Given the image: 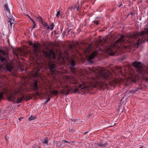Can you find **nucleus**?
<instances>
[{"label":"nucleus","instance_id":"nucleus-37","mask_svg":"<svg viewBox=\"0 0 148 148\" xmlns=\"http://www.w3.org/2000/svg\"><path fill=\"white\" fill-rule=\"evenodd\" d=\"M0 52H3V54H4V52L2 50L0 51Z\"/></svg>","mask_w":148,"mask_h":148},{"label":"nucleus","instance_id":"nucleus-5","mask_svg":"<svg viewBox=\"0 0 148 148\" xmlns=\"http://www.w3.org/2000/svg\"><path fill=\"white\" fill-rule=\"evenodd\" d=\"M29 43L30 45L32 46L35 57H36L37 59H39V57L38 53L41 51L40 49V44L37 42L33 44L31 41H29Z\"/></svg>","mask_w":148,"mask_h":148},{"label":"nucleus","instance_id":"nucleus-26","mask_svg":"<svg viewBox=\"0 0 148 148\" xmlns=\"http://www.w3.org/2000/svg\"><path fill=\"white\" fill-rule=\"evenodd\" d=\"M145 33V32H141V33H138V36H139V35H144Z\"/></svg>","mask_w":148,"mask_h":148},{"label":"nucleus","instance_id":"nucleus-8","mask_svg":"<svg viewBox=\"0 0 148 148\" xmlns=\"http://www.w3.org/2000/svg\"><path fill=\"white\" fill-rule=\"evenodd\" d=\"M31 86L33 88L34 90L36 91V95H39V94L37 92V90L38 89V88L37 86V81H34L33 83H32Z\"/></svg>","mask_w":148,"mask_h":148},{"label":"nucleus","instance_id":"nucleus-21","mask_svg":"<svg viewBox=\"0 0 148 148\" xmlns=\"http://www.w3.org/2000/svg\"><path fill=\"white\" fill-rule=\"evenodd\" d=\"M52 95H57L58 94V91L57 90H53V91H50V92Z\"/></svg>","mask_w":148,"mask_h":148},{"label":"nucleus","instance_id":"nucleus-16","mask_svg":"<svg viewBox=\"0 0 148 148\" xmlns=\"http://www.w3.org/2000/svg\"><path fill=\"white\" fill-rule=\"evenodd\" d=\"M27 15L32 21L33 23V25L32 28V29H31V31H32V29H33L34 28L37 27V25L35 24V22L28 15Z\"/></svg>","mask_w":148,"mask_h":148},{"label":"nucleus","instance_id":"nucleus-34","mask_svg":"<svg viewBox=\"0 0 148 148\" xmlns=\"http://www.w3.org/2000/svg\"><path fill=\"white\" fill-rule=\"evenodd\" d=\"M140 40V39H139L138 40V43H137V44L138 45H139V44H140V43H139V41Z\"/></svg>","mask_w":148,"mask_h":148},{"label":"nucleus","instance_id":"nucleus-6","mask_svg":"<svg viewBox=\"0 0 148 148\" xmlns=\"http://www.w3.org/2000/svg\"><path fill=\"white\" fill-rule=\"evenodd\" d=\"M42 53L46 57L48 58H52L55 59V54L52 50L50 51L49 53L45 51H43Z\"/></svg>","mask_w":148,"mask_h":148},{"label":"nucleus","instance_id":"nucleus-41","mask_svg":"<svg viewBox=\"0 0 148 148\" xmlns=\"http://www.w3.org/2000/svg\"><path fill=\"white\" fill-rule=\"evenodd\" d=\"M79 7L78 6V8H77V10H79Z\"/></svg>","mask_w":148,"mask_h":148},{"label":"nucleus","instance_id":"nucleus-1","mask_svg":"<svg viewBox=\"0 0 148 148\" xmlns=\"http://www.w3.org/2000/svg\"><path fill=\"white\" fill-rule=\"evenodd\" d=\"M86 71L87 74L94 73L95 76V78L92 77L90 79H88L86 82H82V85H78L75 83V84L74 85V91L75 92L82 89H87L92 86H103L106 83H103L102 79L107 80L111 75V73L105 68L99 67L97 68H86Z\"/></svg>","mask_w":148,"mask_h":148},{"label":"nucleus","instance_id":"nucleus-7","mask_svg":"<svg viewBox=\"0 0 148 148\" xmlns=\"http://www.w3.org/2000/svg\"><path fill=\"white\" fill-rule=\"evenodd\" d=\"M64 89L62 90L60 92L61 94L64 95H65L66 96L67 95L69 91L71 89V88L68 86V85H66L64 87Z\"/></svg>","mask_w":148,"mask_h":148},{"label":"nucleus","instance_id":"nucleus-29","mask_svg":"<svg viewBox=\"0 0 148 148\" xmlns=\"http://www.w3.org/2000/svg\"><path fill=\"white\" fill-rule=\"evenodd\" d=\"M121 68L120 67H118V72H121Z\"/></svg>","mask_w":148,"mask_h":148},{"label":"nucleus","instance_id":"nucleus-32","mask_svg":"<svg viewBox=\"0 0 148 148\" xmlns=\"http://www.w3.org/2000/svg\"><path fill=\"white\" fill-rule=\"evenodd\" d=\"M116 82L115 81H114L113 82H112V84H111V85H114V84H116Z\"/></svg>","mask_w":148,"mask_h":148},{"label":"nucleus","instance_id":"nucleus-11","mask_svg":"<svg viewBox=\"0 0 148 148\" xmlns=\"http://www.w3.org/2000/svg\"><path fill=\"white\" fill-rule=\"evenodd\" d=\"M63 142H64L68 143H71V142L67 141L65 140H62L61 142L57 141L56 142V146L58 147L61 146L62 145V144L63 143Z\"/></svg>","mask_w":148,"mask_h":148},{"label":"nucleus","instance_id":"nucleus-31","mask_svg":"<svg viewBox=\"0 0 148 148\" xmlns=\"http://www.w3.org/2000/svg\"><path fill=\"white\" fill-rule=\"evenodd\" d=\"M95 24L96 25H97L99 24V21H96L95 22Z\"/></svg>","mask_w":148,"mask_h":148},{"label":"nucleus","instance_id":"nucleus-14","mask_svg":"<svg viewBox=\"0 0 148 148\" xmlns=\"http://www.w3.org/2000/svg\"><path fill=\"white\" fill-rule=\"evenodd\" d=\"M8 21V22L10 23V27H12V24H13L14 22V20L13 18H9Z\"/></svg>","mask_w":148,"mask_h":148},{"label":"nucleus","instance_id":"nucleus-10","mask_svg":"<svg viewBox=\"0 0 148 148\" xmlns=\"http://www.w3.org/2000/svg\"><path fill=\"white\" fill-rule=\"evenodd\" d=\"M40 71L39 69H34L33 73V75L34 77H39L38 72Z\"/></svg>","mask_w":148,"mask_h":148},{"label":"nucleus","instance_id":"nucleus-20","mask_svg":"<svg viewBox=\"0 0 148 148\" xmlns=\"http://www.w3.org/2000/svg\"><path fill=\"white\" fill-rule=\"evenodd\" d=\"M7 68L8 71L10 72L12 69L13 68L10 65L8 64L7 66Z\"/></svg>","mask_w":148,"mask_h":148},{"label":"nucleus","instance_id":"nucleus-38","mask_svg":"<svg viewBox=\"0 0 148 148\" xmlns=\"http://www.w3.org/2000/svg\"><path fill=\"white\" fill-rule=\"evenodd\" d=\"M21 49H18V51H19V52H21Z\"/></svg>","mask_w":148,"mask_h":148},{"label":"nucleus","instance_id":"nucleus-35","mask_svg":"<svg viewBox=\"0 0 148 148\" xmlns=\"http://www.w3.org/2000/svg\"><path fill=\"white\" fill-rule=\"evenodd\" d=\"M50 100V98H48V99L47 100L46 102H47L48 101H49Z\"/></svg>","mask_w":148,"mask_h":148},{"label":"nucleus","instance_id":"nucleus-43","mask_svg":"<svg viewBox=\"0 0 148 148\" xmlns=\"http://www.w3.org/2000/svg\"><path fill=\"white\" fill-rule=\"evenodd\" d=\"M122 5V4H121L119 6V7H120L121 5Z\"/></svg>","mask_w":148,"mask_h":148},{"label":"nucleus","instance_id":"nucleus-12","mask_svg":"<svg viewBox=\"0 0 148 148\" xmlns=\"http://www.w3.org/2000/svg\"><path fill=\"white\" fill-rule=\"evenodd\" d=\"M55 65L54 64H50L49 65V69L51 71L53 72L55 71Z\"/></svg>","mask_w":148,"mask_h":148},{"label":"nucleus","instance_id":"nucleus-18","mask_svg":"<svg viewBox=\"0 0 148 148\" xmlns=\"http://www.w3.org/2000/svg\"><path fill=\"white\" fill-rule=\"evenodd\" d=\"M48 142V140L47 139H45L42 141V143L45 146L47 145Z\"/></svg>","mask_w":148,"mask_h":148},{"label":"nucleus","instance_id":"nucleus-28","mask_svg":"<svg viewBox=\"0 0 148 148\" xmlns=\"http://www.w3.org/2000/svg\"><path fill=\"white\" fill-rule=\"evenodd\" d=\"M3 95V92H1L0 93V100H1L2 98Z\"/></svg>","mask_w":148,"mask_h":148},{"label":"nucleus","instance_id":"nucleus-36","mask_svg":"<svg viewBox=\"0 0 148 148\" xmlns=\"http://www.w3.org/2000/svg\"><path fill=\"white\" fill-rule=\"evenodd\" d=\"M67 144H64V145H66L67 146H69V144H70V143H67Z\"/></svg>","mask_w":148,"mask_h":148},{"label":"nucleus","instance_id":"nucleus-25","mask_svg":"<svg viewBox=\"0 0 148 148\" xmlns=\"http://www.w3.org/2000/svg\"><path fill=\"white\" fill-rule=\"evenodd\" d=\"M100 146H101L102 147H106L107 145V144L106 143L104 144L103 143H100L99 145Z\"/></svg>","mask_w":148,"mask_h":148},{"label":"nucleus","instance_id":"nucleus-22","mask_svg":"<svg viewBox=\"0 0 148 148\" xmlns=\"http://www.w3.org/2000/svg\"><path fill=\"white\" fill-rule=\"evenodd\" d=\"M37 19L40 21L41 23H42V22H44L42 19L41 17L39 16L37 18Z\"/></svg>","mask_w":148,"mask_h":148},{"label":"nucleus","instance_id":"nucleus-24","mask_svg":"<svg viewBox=\"0 0 148 148\" xmlns=\"http://www.w3.org/2000/svg\"><path fill=\"white\" fill-rule=\"evenodd\" d=\"M36 118V117L35 116H31L30 117L29 119V121H32L35 119Z\"/></svg>","mask_w":148,"mask_h":148},{"label":"nucleus","instance_id":"nucleus-13","mask_svg":"<svg viewBox=\"0 0 148 148\" xmlns=\"http://www.w3.org/2000/svg\"><path fill=\"white\" fill-rule=\"evenodd\" d=\"M41 24L44 27V29H46L47 30H48L49 28V26L44 21Z\"/></svg>","mask_w":148,"mask_h":148},{"label":"nucleus","instance_id":"nucleus-19","mask_svg":"<svg viewBox=\"0 0 148 148\" xmlns=\"http://www.w3.org/2000/svg\"><path fill=\"white\" fill-rule=\"evenodd\" d=\"M24 97L23 96H22V97L21 98H18L17 99V101L16 102L17 103H20L22 101Z\"/></svg>","mask_w":148,"mask_h":148},{"label":"nucleus","instance_id":"nucleus-9","mask_svg":"<svg viewBox=\"0 0 148 148\" xmlns=\"http://www.w3.org/2000/svg\"><path fill=\"white\" fill-rule=\"evenodd\" d=\"M71 66L70 67L71 70L72 72L76 74V70L74 66L75 65V64L74 61L73 60H71Z\"/></svg>","mask_w":148,"mask_h":148},{"label":"nucleus","instance_id":"nucleus-30","mask_svg":"<svg viewBox=\"0 0 148 148\" xmlns=\"http://www.w3.org/2000/svg\"><path fill=\"white\" fill-rule=\"evenodd\" d=\"M60 11H59L57 12V14L56 15V17H58V15L60 14Z\"/></svg>","mask_w":148,"mask_h":148},{"label":"nucleus","instance_id":"nucleus-42","mask_svg":"<svg viewBox=\"0 0 148 148\" xmlns=\"http://www.w3.org/2000/svg\"><path fill=\"white\" fill-rule=\"evenodd\" d=\"M15 55H16V56H18V54H16H16H15Z\"/></svg>","mask_w":148,"mask_h":148},{"label":"nucleus","instance_id":"nucleus-33","mask_svg":"<svg viewBox=\"0 0 148 148\" xmlns=\"http://www.w3.org/2000/svg\"><path fill=\"white\" fill-rule=\"evenodd\" d=\"M73 129H71L69 130V132H73Z\"/></svg>","mask_w":148,"mask_h":148},{"label":"nucleus","instance_id":"nucleus-4","mask_svg":"<svg viewBox=\"0 0 148 148\" xmlns=\"http://www.w3.org/2000/svg\"><path fill=\"white\" fill-rule=\"evenodd\" d=\"M27 88V87L25 86L24 84L22 85L20 87L17 91L14 90L13 93H11L8 96V100L14 102V100L15 99L14 95L17 94H22L23 93V90L26 89Z\"/></svg>","mask_w":148,"mask_h":148},{"label":"nucleus","instance_id":"nucleus-44","mask_svg":"<svg viewBox=\"0 0 148 148\" xmlns=\"http://www.w3.org/2000/svg\"><path fill=\"white\" fill-rule=\"evenodd\" d=\"M40 148H41L40 147Z\"/></svg>","mask_w":148,"mask_h":148},{"label":"nucleus","instance_id":"nucleus-15","mask_svg":"<svg viewBox=\"0 0 148 148\" xmlns=\"http://www.w3.org/2000/svg\"><path fill=\"white\" fill-rule=\"evenodd\" d=\"M4 7L5 9L6 10L7 12L9 14H10V12L9 9L8 8V5L7 4H5Z\"/></svg>","mask_w":148,"mask_h":148},{"label":"nucleus","instance_id":"nucleus-40","mask_svg":"<svg viewBox=\"0 0 148 148\" xmlns=\"http://www.w3.org/2000/svg\"><path fill=\"white\" fill-rule=\"evenodd\" d=\"M87 132H85L84 133V134H86Z\"/></svg>","mask_w":148,"mask_h":148},{"label":"nucleus","instance_id":"nucleus-17","mask_svg":"<svg viewBox=\"0 0 148 148\" xmlns=\"http://www.w3.org/2000/svg\"><path fill=\"white\" fill-rule=\"evenodd\" d=\"M66 79L67 81H69L70 83H71L73 80H75L74 78L69 76H67Z\"/></svg>","mask_w":148,"mask_h":148},{"label":"nucleus","instance_id":"nucleus-39","mask_svg":"<svg viewBox=\"0 0 148 148\" xmlns=\"http://www.w3.org/2000/svg\"><path fill=\"white\" fill-rule=\"evenodd\" d=\"M22 119V118H19V120L20 121H21V119Z\"/></svg>","mask_w":148,"mask_h":148},{"label":"nucleus","instance_id":"nucleus-27","mask_svg":"<svg viewBox=\"0 0 148 148\" xmlns=\"http://www.w3.org/2000/svg\"><path fill=\"white\" fill-rule=\"evenodd\" d=\"M90 48V47H89L88 48H87V49H86L85 50V53H88L89 51V49Z\"/></svg>","mask_w":148,"mask_h":148},{"label":"nucleus","instance_id":"nucleus-2","mask_svg":"<svg viewBox=\"0 0 148 148\" xmlns=\"http://www.w3.org/2000/svg\"><path fill=\"white\" fill-rule=\"evenodd\" d=\"M129 38L122 36L116 42H113L108 46H104L103 45L106 41L105 39L103 37H100L97 42V47L98 49L96 51L92 53L88 58V61L91 62V60L95 57L99 53V51H104L106 53L110 55H113L116 51V48H119L122 47L127 49L129 45V43L128 40Z\"/></svg>","mask_w":148,"mask_h":148},{"label":"nucleus","instance_id":"nucleus-3","mask_svg":"<svg viewBox=\"0 0 148 148\" xmlns=\"http://www.w3.org/2000/svg\"><path fill=\"white\" fill-rule=\"evenodd\" d=\"M133 65L136 68V71L140 75H142L143 78L147 77V76H148V67L143 68L141 62H134L133 63Z\"/></svg>","mask_w":148,"mask_h":148},{"label":"nucleus","instance_id":"nucleus-23","mask_svg":"<svg viewBox=\"0 0 148 148\" xmlns=\"http://www.w3.org/2000/svg\"><path fill=\"white\" fill-rule=\"evenodd\" d=\"M54 27V25L53 23H51L50 26H49V29H50L51 30H52L53 29Z\"/></svg>","mask_w":148,"mask_h":148}]
</instances>
